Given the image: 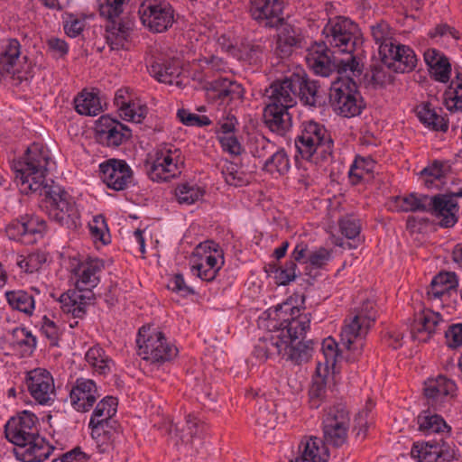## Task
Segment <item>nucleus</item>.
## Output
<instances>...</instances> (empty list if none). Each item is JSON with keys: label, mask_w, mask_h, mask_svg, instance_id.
<instances>
[{"label": "nucleus", "mask_w": 462, "mask_h": 462, "mask_svg": "<svg viewBox=\"0 0 462 462\" xmlns=\"http://www.w3.org/2000/svg\"><path fill=\"white\" fill-rule=\"evenodd\" d=\"M349 422V412L345 405L330 407L323 418V441L333 447H341L346 441Z\"/></svg>", "instance_id": "14"}, {"label": "nucleus", "mask_w": 462, "mask_h": 462, "mask_svg": "<svg viewBox=\"0 0 462 462\" xmlns=\"http://www.w3.org/2000/svg\"><path fill=\"white\" fill-rule=\"evenodd\" d=\"M291 169V159L287 151L282 147H276L265 159L262 170L277 179L284 176Z\"/></svg>", "instance_id": "41"}, {"label": "nucleus", "mask_w": 462, "mask_h": 462, "mask_svg": "<svg viewBox=\"0 0 462 462\" xmlns=\"http://www.w3.org/2000/svg\"><path fill=\"white\" fill-rule=\"evenodd\" d=\"M85 359L94 372L99 374L106 375L111 373L112 367L114 366L112 358L107 356L106 351L98 345L90 347L87 351Z\"/></svg>", "instance_id": "46"}, {"label": "nucleus", "mask_w": 462, "mask_h": 462, "mask_svg": "<svg viewBox=\"0 0 462 462\" xmlns=\"http://www.w3.org/2000/svg\"><path fill=\"white\" fill-rule=\"evenodd\" d=\"M103 268V261L97 258L79 262L73 269L77 280L75 289H83L82 286H86V289H95L99 283Z\"/></svg>", "instance_id": "33"}, {"label": "nucleus", "mask_w": 462, "mask_h": 462, "mask_svg": "<svg viewBox=\"0 0 462 462\" xmlns=\"http://www.w3.org/2000/svg\"><path fill=\"white\" fill-rule=\"evenodd\" d=\"M150 75L157 81L169 85H180L182 73L180 61L175 59L158 58L148 69Z\"/></svg>", "instance_id": "34"}, {"label": "nucleus", "mask_w": 462, "mask_h": 462, "mask_svg": "<svg viewBox=\"0 0 462 462\" xmlns=\"http://www.w3.org/2000/svg\"><path fill=\"white\" fill-rule=\"evenodd\" d=\"M441 113V108H435L430 103H421L416 107L417 116L425 126L446 132L448 129V124Z\"/></svg>", "instance_id": "42"}, {"label": "nucleus", "mask_w": 462, "mask_h": 462, "mask_svg": "<svg viewBox=\"0 0 462 462\" xmlns=\"http://www.w3.org/2000/svg\"><path fill=\"white\" fill-rule=\"evenodd\" d=\"M196 260L208 265L205 276L216 277L224 264V253L222 248L214 241L200 243L194 250Z\"/></svg>", "instance_id": "32"}, {"label": "nucleus", "mask_w": 462, "mask_h": 462, "mask_svg": "<svg viewBox=\"0 0 462 462\" xmlns=\"http://www.w3.org/2000/svg\"><path fill=\"white\" fill-rule=\"evenodd\" d=\"M44 208L51 220L69 229L79 225L80 213L76 199L63 187L50 185L42 189Z\"/></svg>", "instance_id": "7"}, {"label": "nucleus", "mask_w": 462, "mask_h": 462, "mask_svg": "<svg viewBox=\"0 0 462 462\" xmlns=\"http://www.w3.org/2000/svg\"><path fill=\"white\" fill-rule=\"evenodd\" d=\"M5 296L12 308L31 314L34 309V300L26 291H6Z\"/></svg>", "instance_id": "55"}, {"label": "nucleus", "mask_w": 462, "mask_h": 462, "mask_svg": "<svg viewBox=\"0 0 462 462\" xmlns=\"http://www.w3.org/2000/svg\"><path fill=\"white\" fill-rule=\"evenodd\" d=\"M263 120L270 131L280 136H284L292 126L289 109L277 106L274 104H266L263 110Z\"/></svg>", "instance_id": "36"}, {"label": "nucleus", "mask_w": 462, "mask_h": 462, "mask_svg": "<svg viewBox=\"0 0 462 462\" xmlns=\"http://www.w3.org/2000/svg\"><path fill=\"white\" fill-rule=\"evenodd\" d=\"M444 103L450 112H462V74L450 80L444 93Z\"/></svg>", "instance_id": "53"}, {"label": "nucleus", "mask_w": 462, "mask_h": 462, "mask_svg": "<svg viewBox=\"0 0 462 462\" xmlns=\"http://www.w3.org/2000/svg\"><path fill=\"white\" fill-rule=\"evenodd\" d=\"M424 395L427 404L434 411H442L446 403L454 396L457 385L445 375L429 378L424 383Z\"/></svg>", "instance_id": "24"}, {"label": "nucleus", "mask_w": 462, "mask_h": 462, "mask_svg": "<svg viewBox=\"0 0 462 462\" xmlns=\"http://www.w3.org/2000/svg\"><path fill=\"white\" fill-rule=\"evenodd\" d=\"M274 52L281 58L289 57L294 50L300 48L304 40L302 31L299 26L289 23L283 19L279 24Z\"/></svg>", "instance_id": "28"}, {"label": "nucleus", "mask_w": 462, "mask_h": 462, "mask_svg": "<svg viewBox=\"0 0 462 462\" xmlns=\"http://www.w3.org/2000/svg\"><path fill=\"white\" fill-rule=\"evenodd\" d=\"M277 145L265 136L258 134L250 139L249 151L254 158H267Z\"/></svg>", "instance_id": "59"}, {"label": "nucleus", "mask_w": 462, "mask_h": 462, "mask_svg": "<svg viewBox=\"0 0 462 462\" xmlns=\"http://www.w3.org/2000/svg\"><path fill=\"white\" fill-rule=\"evenodd\" d=\"M55 166L50 150L41 143H32L22 160L14 163L16 185L23 194L42 193L46 175Z\"/></svg>", "instance_id": "2"}, {"label": "nucleus", "mask_w": 462, "mask_h": 462, "mask_svg": "<svg viewBox=\"0 0 462 462\" xmlns=\"http://www.w3.org/2000/svg\"><path fill=\"white\" fill-rule=\"evenodd\" d=\"M430 197L425 194L411 192L404 196H397L394 204L400 212H428Z\"/></svg>", "instance_id": "44"}, {"label": "nucleus", "mask_w": 462, "mask_h": 462, "mask_svg": "<svg viewBox=\"0 0 462 462\" xmlns=\"http://www.w3.org/2000/svg\"><path fill=\"white\" fill-rule=\"evenodd\" d=\"M94 291H65L59 297L60 308L65 313H71L75 318H81L86 307L95 299Z\"/></svg>", "instance_id": "35"}, {"label": "nucleus", "mask_w": 462, "mask_h": 462, "mask_svg": "<svg viewBox=\"0 0 462 462\" xmlns=\"http://www.w3.org/2000/svg\"><path fill=\"white\" fill-rule=\"evenodd\" d=\"M262 55V45L258 42L246 40L241 42L235 56H237L240 60H243L249 64H257L261 61Z\"/></svg>", "instance_id": "58"}, {"label": "nucleus", "mask_w": 462, "mask_h": 462, "mask_svg": "<svg viewBox=\"0 0 462 462\" xmlns=\"http://www.w3.org/2000/svg\"><path fill=\"white\" fill-rule=\"evenodd\" d=\"M373 309V302L368 300L361 310L353 313L345 320L340 332V345L346 351V359L348 362H355L362 354L363 339L375 319Z\"/></svg>", "instance_id": "5"}, {"label": "nucleus", "mask_w": 462, "mask_h": 462, "mask_svg": "<svg viewBox=\"0 0 462 462\" xmlns=\"http://www.w3.org/2000/svg\"><path fill=\"white\" fill-rule=\"evenodd\" d=\"M339 228L341 234L346 236L348 242L349 248H356L362 242L360 236L361 224L360 220L354 216H346L339 220Z\"/></svg>", "instance_id": "54"}, {"label": "nucleus", "mask_w": 462, "mask_h": 462, "mask_svg": "<svg viewBox=\"0 0 462 462\" xmlns=\"http://www.w3.org/2000/svg\"><path fill=\"white\" fill-rule=\"evenodd\" d=\"M37 417L28 411H23L8 420L5 426V438L16 447L39 435Z\"/></svg>", "instance_id": "21"}, {"label": "nucleus", "mask_w": 462, "mask_h": 462, "mask_svg": "<svg viewBox=\"0 0 462 462\" xmlns=\"http://www.w3.org/2000/svg\"><path fill=\"white\" fill-rule=\"evenodd\" d=\"M183 165L181 150L174 144L162 143L148 162V176L152 181H168L181 173Z\"/></svg>", "instance_id": "10"}, {"label": "nucleus", "mask_w": 462, "mask_h": 462, "mask_svg": "<svg viewBox=\"0 0 462 462\" xmlns=\"http://www.w3.org/2000/svg\"><path fill=\"white\" fill-rule=\"evenodd\" d=\"M327 396V387L325 379L318 376L313 379L309 391L310 405L313 409H318L323 403Z\"/></svg>", "instance_id": "63"}, {"label": "nucleus", "mask_w": 462, "mask_h": 462, "mask_svg": "<svg viewBox=\"0 0 462 462\" xmlns=\"http://www.w3.org/2000/svg\"><path fill=\"white\" fill-rule=\"evenodd\" d=\"M361 75L351 73L341 75L333 81L329 88V101L334 112L344 117L361 114L365 105L355 80Z\"/></svg>", "instance_id": "9"}, {"label": "nucleus", "mask_w": 462, "mask_h": 462, "mask_svg": "<svg viewBox=\"0 0 462 462\" xmlns=\"http://www.w3.org/2000/svg\"><path fill=\"white\" fill-rule=\"evenodd\" d=\"M53 450L44 438L37 435L14 448L17 459L23 462H42Z\"/></svg>", "instance_id": "31"}, {"label": "nucleus", "mask_w": 462, "mask_h": 462, "mask_svg": "<svg viewBox=\"0 0 462 462\" xmlns=\"http://www.w3.org/2000/svg\"><path fill=\"white\" fill-rule=\"evenodd\" d=\"M443 319L439 313L425 306V302L414 309L413 318L410 323L411 335L413 339L427 342L436 333Z\"/></svg>", "instance_id": "23"}, {"label": "nucleus", "mask_w": 462, "mask_h": 462, "mask_svg": "<svg viewBox=\"0 0 462 462\" xmlns=\"http://www.w3.org/2000/svg\"><path fill=\"white\" fill-rule=\"evenodd\" d=\"M103 182L116 191L125 190L133 182V171L124 160L108 159L99 164Z\"/></svg>", "instance_id": "22"}, {"label": "nucleus", "mask_w": 462, "mask_h": 462, "mask_svg": "<svg viewBox=\"0 0 462 462\" xmlns=\"http://www.w3.org/2000/svg\"><path fill=\"white\" fill-rule=\"evenodd\" d=\"M417 421L419 430L425 435L434 433L443 434L450 430V427L446 423L444 419L430 410L421 411L417 418Z\"/></svg>", "instance_id": "45"}, {"label": "nucleus", "mask_w": 462, "mask_h": 462, "mask_svg": "<svg viewBox=\"0 0 462 462\" xmlns=\"http://www.w3.org/2000/svg\"><path fill=\"white\" fill-rule=\"evenodd\" d=\"M99 396L96 383L87 378H78L69 392L71 406L79 412L88 411Z\"/></svg>", "instance_id": "27"}, {"label": "nucleus", "mask_w": 462, "mask_h": 462, "mask_svg": "<svg viewBox=\"0 0 462 462\" xmlns=\"http://www.w3.org/2000/svg\"><path fill=\"white\" fill-rule=\"evenodd\" d=\"M371 35L378 46L379 54H381L383 45L393 44L396 42L393 37V32L387 23L381 22L371 26Z\"/></svg>", "instance_id": "61"}, {"label": "nucleus", "mask_w": 462, "mask_h": 462, "mask_svg": "<svg viewBox=\"0 0 462 462\" xmlns=\"http://www.w3.org/2000/svg\"><path fill=\"white\" fill-rule=\"evenodd\" d=\"M117 399L106 396L96 405L88 427L100 452H106L120 433L119 423L113 419L117 411Z\"/></svg>", "instance_id": "6"}, {"label": "nucleus", "mask_w": 462, "mask_h": 462, "mask_svg": "<svg viewBox=\"0 0 462 462\" xmlns=\"http://www.w3.org/2000/svg\"><path fill=\"white\" fill-rule=\"evenodd\" d=\"M138 14L142 23L153 32L166 31L174 20L171 5L161 0H144L139 6Z\"/></svg>", "instance_id": "15"}, {"label": "nucleus", "mask_w": 462, "mask_h": 462, "mask_svg": "<svg viewBox=\"0 0 462 462\" xmlns=\"http://www.w3.org/2000/svg\"><path fill=\"white\" fill-rule=\"evenodd\" d=\"M411 455L419 462H450L457 460L459 454L453 443L439 441L414 443Z\"/></svg>", "instance_id": "17"}, {"label": "nucleus", "mask_w": 462, "mask_h": 462, "mask_svg": "<svg viewBox=\"0 0 462 462\" xmlns=\"http://www.w3.org/2000/svg\"><path fill=\"white\" fill-rule=\"evenodd\" d=\"M249 12L264 27H278L284 19L282 0H251Z\"/></svg>", "instance_id": "26"}, {"label": "nucleus", "mask_w": 462, "mask_h": 462, "mask_svg": "<svg viewBox=\"0 0 462 462\" xmlns=\"http://www.w3.org/2000/svg\"><path fill=\"white\" fill-rule=\"evenodd\" d=\"M119 116L125 121L141 123L147 114V106L140 99L134 98L126 89H118L114 98Z\"/></svg>", "instance_id": "30"}, {"label": "nucleus", "mask_w": 462, "mask_h": 462, "mask_svg": "<svg viewBox=\"0 0 462 462\" xmlns=\"http://www.w3.org/2000/svg\"><path fill=\"white\" fill-rule=\"evenodd\" d=\"M293 295L295 305L291 296L290 302L269 310L268 332L254 345V355L256 358L266 360L278 356L296 365L307 363L311 358L314 342L300 340L310 324V314L300 313L305 296L299 291Z\"/></svg>", "instance_id": "1"}, {"label": "nucleus", "mask_w": 462, "mask_h": 462, "mask_svg": "<svg viewBox=\"0 0 462 462\" xmlns=\"http://www.w3.org/2000/svg\"><path fill=\"white\" fill-rule=\"evenodd\" d=\"M208 96L219 101L220 105L228 104L232 100L241 98L242 88L239 84L222 79L212 83Z\"/></svg>", "instance_id": "43"}, {"label": "nucleus", "mask_w": 462, "mask_h": 462, "mask_svg": "<svg viewBox=\"0 0 462 462\" xmlns=\"http://www.w3.org/2000/svg\"><path fill=\"white\" fill-rule=\"evenodd\" d=\"M75 110L83 116H94L102 110L99 97L93 92L83 90L74 98Z\"/></svg>", "instance_id": "49"}, {"label": "nucleus", "mask_w": 462, "mask_h": 462, "mask_svg": "<svg viewBox=\"0 0 462 462\" xmlns=\"http://www.w3.org/2000/svg\"><path fill=\"white\" fill-rule=\"evenodd\" d=\"M380 58L382 62L397 73L412 71L418 62L414 51L407 46L394 42L393 44L382 47Z\"/></svg>", "instance_id": "16"}, {"label": "nucleus", "mask_w": 462, "mask_h": 462, "mask_svg": "<svg viewBox=\"0 0 462 462\" xmlns=\"http://www.w3.org/2000/svg\"><path fill=\"white\" fill-rule=\"evenodd\" d=\"M309 254L308 245L304 242L298 243L291 253V259L283 267L275 272L276 283L279 286H286L290 282L303 275V272L298 269L297 263L304 266V261Z\"/></svg>", "instance_id": "29"}, {"label": "nucleus", "mask_w": 462, "mask_h": 462, "mask_svg": "<svg viewBox=\"0 0 462 462\" xmlns=\"http://www.w3.org/2000/svg\"><path fill=\"white\" fill-rule=\"evenodd\" d=\"M292 73L298 74L300 79V89L296 91V99L299 97L305 106H316L318 104V86L316 82L309 80L302 69H297Z\"/></svg>", "instance_id": "51"}, {"label": "nucleus", "mask_w": 462, "mask_h": 462, "mask_svg": "<svg viewBox=\"0 0 462 462\" xmlns=\"http://www.w3.org/2000/svg\"><path fill=\"white\" fill-rule=\"evenodd\" d=\"M375 162L371 157L356 156L349 169L348 177L353 185L361 183L374 172Z\"/></svg>", "instance_id": "52"}, {"label": "nucleus", "mask_w": 462, "mask_h": 462, "mask_svg": "<svg viewBox=\"0 0 462 462\" xmlns=\"http://www.w3.org/2000/svg\"><path fill=\"white\" fill-rule=\"evenodd\" d=\"M25 383L31 396L42 405H50L55 399L54 380L43 368H35L26 374Z\"/></svg>", "instance_id": "20"}, {"label": "nucleus", "mask_w": 462, "mask_h": 462, "mask_svg": "<svg viewBox=\"0 0 462 462\" xmlns=\"http://www.w3.org/2000/svg\"><path fill=\"white\" fill-rule=\"evenodd\" d=\"M47 231L46 221L36 215H25L14 219L5 226V234L10 240L24 245H32L43 237Z\"/></svg>", "instance_id": "13"}, {"label": "nucleus", "mask_w": 462, "mask_h": 462, "mask_svg": "<svg viewBox=\"0 0 462 462\" xmlns=\"http://www.w3.org/2000/svg\"><path fill=\"white\" fill-rule=\"evenodd\" d=\"M257 403L259 407L255 413L256 424L263 428L273 429L276 423V416L273 412V402H267L264 398L260 397L257 400Z\"/></svg>", "instance_id": "56"}, {"label": "nucleus", "mask_w": 462, "mask_h": 462, "mask_svg": "<svg viewBox=\"0 0 462 462\" xmlns=\"http://www.w3.org/2000/svg\"><path fill=\"white\" fill-rule=\"evenodd\" d=\"M130 0H97L101 16L108 20L118 18L129 5Z\"/></svg>", "instance_id": "57"}, {"label": "nucleus", "mask_w": 462, "mask_h": 462, "mask_svg": "<svg viewBox=\"0 0 462 462\" xmlns=\"http://www.w3.org/2000/svg\"><path fill=\"white\" fill-rule=\"evenodd\" d=\"M0 71L10 76L13 84H28L33 78V66L26 56H22L21 44L16 39H8L0 54Z\"/></svg>", "instance_id": "12"}, {"label": "nucleus", "mask_w": 462, "mask_h": 462, "mask_svg": "<svg viewBox=\"0 0 462 462\" xmlns=\"http://www.w3.org/2000/svg\"><path fill=\"white\" fill-rule=\"evenodd\" d=\"M428 212L437 219L442 228H451L458 222L459 206L449 193L430 197Z\"/></svg>", "instance_id": "25"}, {"label": "nucleus", "mask_w": 462, "mask_h": 462, "mask_svg": "<svg viewBox=\"0 0 462 462\" xmlns=\"http://www.w3.org/2000/svg\"><path fill=\"white\" fill-rule=\"evenodd\" d=\"M332 259V252L325 247H319L310 252L304 261L303 278L309 285H313L314 281L319 275V270L323 269Z\"/></svg>", "instance_id": "40"}, {"label": "nucleus", "mask_w": 462, "mask_h": 462, "mask_svg": "<svg viewBox=\"0 0 462 462\" xmlns=\"http://www.w3.org/2000/svg\"><path fill=\"white\" fill-rule=\"evenodd\" d=\"M175 198L180 205H192L202 199L205 189L194 181H185L176 186Z\"/></svg>", "instance_id": "47"}, {"label": "nucleus", "mask_w": 462, "mask_h": 462, "mask_svg": "<svg viewBox=\"0 0 462 462\" xmlns=\"http://www.w3.org/2000/svg\"><path fill=\"white\" fill-rule=\"evenodd\" d=\"M338 345L333 338L328 337L323 340L321 346V351L325 358V365L327 367H332L336 365L337 362L345 357L343 356V348H339Z\"/></svg>", "instance_id": "60"}, {"label": "nucleus", "mask_w": 462, "mask_h": 462, "mask_svg": "<svg viewBox=\"0 0 462 462\" xmlns=\"http://www.w3.org/2000/svg\"><path fill=\"white\" fill-rule=\"evenodd\" d=\"M326 445L319 438H305L300 443L299 456L291 462H328L329 452Z\"/></svg>", "instance_id": "37"}, {"label": "nucleus", "mask_w": 462, "mask_h": 462, "mask_svg": "<svg viewBox=\"0 0 462 462\" xmlns=\"http://www.w3.org/2000/svg\"><path fill=\"white\" fill-rule=\"evenodd\" d=\"M297 153L312 164L331 156L334 142L324 125L314 120H306L300 124V133L295 138Z\"/></svg>", "instance_id": "3"}, {"label": "nucleus", "mask_w": 462, "mask_h": 462, "mask_svg": "<svg viewBox=\"0 0 462 462\" xmlns=\"http://www.w3.org/2000/svg\"><path fill=\"white\" fill-rule=\"evenodd\" d=\"M451 171V164L448 161L434 160L421 171L427 186H438L436 181L443 182L447 175Z\"/></svg>", "instance_id": "50"}, {"label": "nucleus", "mask_w": 462, "mask_h": 462, "mask_svg": "<svg viewBox=\"0 0 462 462\" xmlns=\"http://www.w3.org/2000/svg\"><path fill=\"white\" fill-rule=\"evenodd\" d=\"M10 344L23 356H30L36 347V337L25 328H14L11 331Z\"/></svg>", "instance_id": "48"}, {"label": "nucleus", "mask_w": 462, "mask_h": 462, "mask_svg": "<svg viewBox=\"0 0 462 462\" xmlns=\"http://www.w3.org/2000/svg\"><path fill=\"white\" fill-rule=\"evenodd\" d=\"M134 23L127 20L116 22L115 19L109 20L106 24V40L113 50L127 49Z\"/></svg>", "instance_id": "39"}, {"label": "nucleus", "mask_w": 462, "mask_h": 462, "mask_svg": "<svg viewBox=\"0 0 462 462\" xmlns=\"http://www.w3.org/2000/svg\"><path fill=\"white\" fill-rule=\"evenodd\" d=\"M305 60L310 69L321 77H329L335 72L340 76L347 73L358 76L363 71V65L355 57L337 60L325 42H315L310 46Z\"/></svg>", "instance_id": "4"}, {"label": "nucleus", "mask_w": 462, "mask_h": 462, "mask_svg": "<svg viewBox=\"0 0 462 462\" xmlns=\"http://www.w3.org/2000/svg\"><path fill=\"white\" fill-rule=\"evenodd\" d=\"M325 43L336 51L355 57V52L362 45V36L358 25L348 18L338 16L329 19L322 30Z\"/></svg>", "instance_id": "8"}, {"label": "nucleus", "mask_w": 462, "mask_h": 462, "mask_svg": "<svg viewBox=\"0 0 462 462\" xmlns=\"http://www.w3.org/2000/svg\"><path fill=\"white\" fill-rule=\"evenodd\" d=\"M424 60L430 77L435 81L449 82L452 68L449 60L442 52L436 49H428L424 52Z\"/></svg>", "instance_id": "38"}, {"label": "nucleus", "mask_w": 462, "mask_h": 462, "mask_svg": "<svg viewBox=\"0 0 462 462\" xmlns=\"http://www.w3.org/2000/svg\"><path fill=\"white\" fill-rule=\"evenodd\" d=\"M88 228L90 236L95 242H100L102 245H106L110 242L108 228L102 216H95L88 223Z\"/></svg>", "instance_id": "62"}, {"label": "nucleus", "mask_w": 462, "mask_h": 462, "mask_svg": "<svg viewBox=\"0 0 462 462\" xmlns=\"http://www.w3.org/2000/svg\"><path fill=\"white\" fill-rule=\"evenodd\" d=\"M222 175L225 179V181L231 186L241 187L247 183L245 174L239 171L237 165L226 162L222 167Z\"/></svg>", "instance_id": "64"}, {"label": "nucleus", "mask_w": 462, "mask_h": 462, "mask_svg": "<svg viewBox=\"0 0 462 462\" xmlns=\"http://www.w3.org/2000/svg\"><path fill=\"white\" fill-rule=\"evenodd\" d=\"M95 136L100 144L116 148L132 136L131 129L109 116H102L96 122Z\"/></svg>", "instance_id": "19"}, {"label": "nucleus", "mask_w": 462, "mask_h": 462, "mask_svg": "<svg viewBox=\"0 0 462 462\" xmlns=\"http://www.w3.org/2000/svg\"><path fill=\"white\" fill-rule=\"evenodd\" d=\"M300 86L299 75L293 73L273 81L264 92L267 104H274L288 109L293 107L296 105V91L300 89Z\"/></svg>", "instance_id": "18"}, {"label": "nucleus", "mask_w": 462, "mask_h": 462, "mask_svg": "<svg viewBox=\"0 0 462 462\" xmlns=\"http://www.w3.org/2000/svg\"><path fill=\"white\" fill-rule=\"evenodd\" d=\"M149 331L150 327L143 326L139 328L136 338L139 356L151 364H162L177 356L178 348L162 332Z\"/></svg>", "instance_id": "11"}]
</instances>
